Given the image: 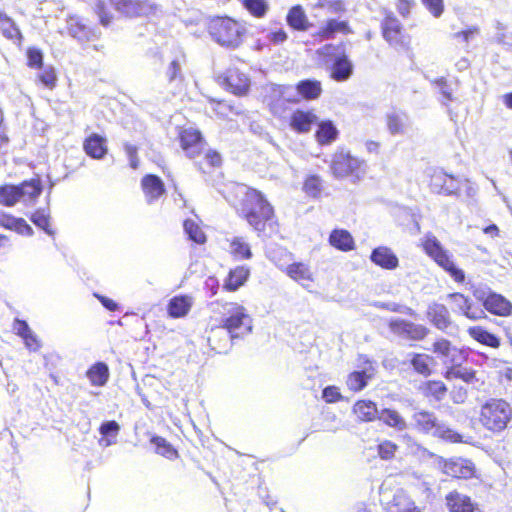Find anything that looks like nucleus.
I'll return each instance as SVG.
<instances>
[{"label": "nucleus", "mask_w": 512, "mask_h": 512, "mask_svg": "<svg viewBox=\"0 0 512 512\" xmlns=\"http://www.w3.org/2000/svg\"><path fill=\"white\" fill-rule=\"evenodd\" d=\"M236 212L259 238L268 239L280 232V222L274 206L262 191L254 187L243 190Z\"/></svg>", "instance_id": "1"}, {"label": "nucleus", "mask_w": 512, "mask_h": 512, "mask_svg": "<svg viewBox=\"0 0 512 512\" xmlns=\"http://www.w3.org/2000/svg\"><path fill=\"white\" fill-rule=\"evenodd\" d=\"M432 351L445 366L443 377L446 380L459 379L466 384L478 381L477 372L464 366L469 357V353L465 349L454 346L446 338H440L432 343Z\"/></svg>", "instance_id": "2"}, {"label": "nucleus", "mask_w": 512, "mask_h": 512, "mask_svg": "<svg viewBox=\"0 0 512 512\" xmlns=\"http://www.w3.org/2000/svg\"><path fill=\"white\" fill-rule=\"evenodd\" d=\"M207 32L218 45L229 49L240 47L248 37L246 22L228 15L211 17Z\"/></svg>", "instance_id": "3"}, {"label": "nucleus", "mask_w": 512, "mask_h": 512, "mask_svg": "<svg viewBox=\"0 0 512 512\" xmlns=\"http://www.w3.org/2000/svg\"><path fill=\"white\" fill-rule=\"evenodd\" d=\"M273 262L288 278L305 288L315 282V273L310 264L296 260L295 255L285 248L274 253Z\"/></svg>", "instance_id": "4"}, {"label": "nucleus", "mask_w": 512, "mask_h": 512, "mask_svg": "<svg viewBox=\"0 0 512 512\" xmlns=\"http://www.w3.org/2000/svg\"><path fill=\"white\" fill-rule=\"evenodd\" d=\"M220 325L230 337L242 339L252 332L253 319L247 309L237 302L222 304Z\"/></svg>", "instance_id": "5"}, {"label": "nucleus", "mask_w": 512, "mask_h": 512, "mask_svg": "<svg viewBox=\"0 0 512 512\" xmlns=\"http://www.w3.org/2000/svg\"><path fill=\"white\" fill-rule=\"evenodd\" d=\"M380 32L384 41L398 54H406L412 58L411 37L398 17L390 10H386L380 21Z\"/></svg>", "instance_id": "6"}, {"label": "nucleus", "mask_w": 512, "mask_h": 512, "mask_svg": "<svg viewBox=\"0 0 512 512\" xmlns=\"http://www.w3.org/2000/svg\"><path fill=\"white\" fill-rule=\"evenodd\" d=\"M511 419L512 407L504 399L491 398L481 406L479 420L489 431H503Z\"/></svg>", "instance_id": "7"}, {"label": "nucleus", "mask_w": 512, "mask_h": 512, "mask_svg": "<svg viewBox=\"0 0 512 512\" xmlns=\"http://www.w3.org/2000/svg\"><path fill=\"white\" fill-rule=\"evenodd\" d=\"M364 165L365 162L352 155L350 151L338 149L332 154L329 167L334 178H350L356 183L363 178Z\"/></svg>", "instance_id": "8"}, {"label": "nucleus", "mask_w": 512, "mask_h": 512, "mask_svg": "<svg viewBox=\"0 0 512 512\" xmlns=\"http://www.w3.org/2000/svg\"><path fill=\"white\" fill-rule=\"evenodd\" d=\"M424 252L429 256L439 267H441L449 276L457 283L465 282V273L461 268H458L448 252L440 241L433 235H427L421 244Z\"/></svg>", "instance_id": "9"}, {"label": "nucleus", "mask_w": 512, "mask_h": 512, "mask_svg": "<svg viewBox=\"0 0 512 512\" xmlns=\"http://www.w3.org/2000/svg\"><path fill=\"white\" fill-rule=\"evenodd\" d=\"M358 369L348 373L346 386L349 391L358 393L364 390L376 375V365L371 358L365 354L357 357Z\"/></svg>", "instance_id": "10"}, {"label": "nucleus", "mask_w": 512, "mask_h": 512, "mask_svg": "<svg viewBox=\"0 0 512 512\" xmlns=\"http://www.w3.org/2000/svg\"><path fill=\"white\" fill-rule=\"evenodd\" d=\"M415 428L425 434L432 433L433 435L440 437L450 442H460L461 436L455 431L444 428L438 423L437 417L433 412L430 411H419L413 416Z\"/></svg>", "instance_id": "11"}, {"label": "nucleus", "mask_w": 512, "mask_h": 512, "mask_svg": "<svg viewBox=\"0 0 512 512\" xmlns=\"http://www.w3.org/2000/svg\"><path fill=\"white\" fill-rule=\"evenodd\" d=\"M462 184V179L448 174L442 169L434 168L428 174V186L436 194L458 195Z\"/></svg>", "instance_id": "12"}, {"label": "nucleus", "mask_w": 512, "mask_h": 512, "mask_svg": "<svg viewBox=\"0 0 512 512\" xmlns=\"http://www.w3.org/2000/svg\"><path fill=\"white\" fill-rule=\"evenodd\" d=\"M112 6L124 17H147L154 14L157 6L152 0H110Z\"/></svg>", "instance_id": "13"}, {"label": "nucleus", "mask_w": 512, "mask_h": 512, "mask_svg": "<svg viewBox=\"0 0 512 512\" xmlns=\"http://www.w3.org/2000/svg\"><path fill=\"white\" fill-rule=\"evenodd\" d=\"M178 141L181 149L187 157H198L205 146V138L202 132L194 127H182L178 131Z\"/></svg>", "instance_id": "14"}, {"label": "nucleus", "mask_w": 512, "mask_h": 512, "mask_svg": "<svg viewBox=\"0 0 512 512\" xmlns=\"http://www.w3.org/2000/svg\"><path fill=\"white\" fill-rule=\"evenodd\" d=\"M352 33L353 29L348 20L327 18L324 23L312 33V38L315 42L321 43L334 39L338 34L346 36Z\"/></svg>", "instance_id": "15"}, {"label": "nucleus", "mask_w": 512, "mask_h": 512, "mask_svg": "<svg viewBox=\"0 0 512 512\" xmlns=\"http://www.w3.org/2000/svg\"><path fill=\"white\" fill-rule=\"evenodd\" d=\"M443 472L454 479L469 480L476 476V466L468 459L451 458L442 465Z\"/></svg>", "instance_id": "16"}, {"label": "nucleus", "mask_w": 512, "mask_h": 512, "mask_svg": "<svg viewBox=\"0 0 512 512\" xmlns=\"http://www.w3.org/2000/svg\"><path fill=\"white\" fill-rule=\"evenodd\" d=\"M389 327L395 334L414 341L424 340L430 332L426 326L404 319L390 321Z\"/></svg>", "instance_id": "17"}, {"label": "nucleus", "mask_w": 512, "mask_h": 512, "mask_svg": "<svg viewBox=\"0 0 512 512\" xmlns=\"http://www.w3.org/2000/svg\"><path fill=\"white\" fill-rule=\"evenodd\" d=\"M222 85L236 96H245L250 89L247 75L237 68H229L222 75Z\"/></svg>", "instance_id": "18"}, {"label": "nucleus", "mask_w": 512, "mask_h": 512, "mask_svg": "<svg viewBox=\"0 0 512 512\" xmlns=\"http://www.w3.org/2000/svg\"><path fill=\"white\" fill-rule=\"evenodd\" d=\"M237 338L230 337L220 324L210 328L207 336L208 344L215 353H227L233 346V342Z\"/></svg>", "instance_id": "19"}, {"label": "nucleus", "mask_w": 512, "mask_h": 512, "mask_svg": "<svg viewBox=\"0 0 512 512\" xmlns=\"http://www.w3.org/2000/svg\"><path fill=\"white\" fill-rule=\"evenodd\" d=\"M317 123L318 116L313 109H296L292 112L289 118L290 128L299 134L308 133Z\"/></svg>", "instance_id": "20"}, {"label": "nucleus", "mask_w": 512, "mask_h": 512, "mask_svg": "<svg viewBox=\"0 0 512 512\" xmlns=\"http://www.w3.org/2000/svg\"><path fill=\"white\" fill-rule=\"evenodd\" d=\"M418 391L428 402L439 403L447 397L448 386L442 380L429 379L419 385Z\"/></svg>", "instance_id": "21"}, {"label": "nucleus", "mask_w": 512, "mask_h": 512, "mask_svg": "<svg viewBox=\"0 0 512 512\" xmlns=\"http://www.w3.org/2000/svg\"><path fill=\"white\" fill-rule=\"evenodd\" d=\"M445 503L449 512H482L470 496L462 494L457 490L446 494Z\"/></svg>", "instance_id": "22"}, {"label": "nucleus", "mask_w": 512, "mask_h": 512, "mask_svg": "<svg viewBox=\"0 0 512 512\" xmlns=\"http://www.w3.org/2000/svg\"><path fill=\"white\" fill-rule=\"evenodd\" d=\"M482 305L484 310L496 316L508 317L512 314V303L503 295L495 292L487 294Z\"/></svg>", "instance_id": "23"}, {"label": "nucleus", "mask_w": 512, "mask_h": 512, "mask_svg": "<svg viewBox=\"0 0 512 512\" xmlns=\"http://www.w3.org/2000/svg\"><path fill=\"white\" fill-rule=\"evenodd\" d=\"M141 189L148 203L157 201L166 192L164 182L155 174H146L142 177Z\"/></svg>", "instance_id": "24"}, {"label": "nucleus", "mask_w": 512, "mask_h": 512, "mask_svg": "<svg viewBox=\"0 0 512 512\" xmlns=\"http://www.w3.org/2000/svg\"><path fill=\"white\" fill-rule=\"evenodd\" d=\"M352 414L357 422L369 423L378 419L379 410L377 404L369 399L357 400L352 406Z\"/></svg>", "instance_id": "25"}, {"label": "nucleus", "mask_w": 512, "mask_h": 512, "mask_svg": "<svg viewBox=\"0 0 512 512\" xmlns=\"http://www.w3.org/2000/svg\"><path fill=\"white\" fill-rule=\"evenodd\" d=\"M83 150L92 159H103L108 153L107 139L97 133H92L84 139Z\"/></svg>", "instance_id": "26"}, {"label": "nucleus", "mask_w": 512, "mask_h": 512, "mask_svg": "<svg viewBox=\"0 0 512 512\" xmlns=\"http://www.w3.org/2000/svg\"><path fill=\"white\" fill-rule=\"evenodd\" d=\"M370 260L375 265L385 270H394L399 266V259L397 255L387 246H378L374 248L371 252Z\"/></svg>", "instance_id": "27"}, {"label": "nucleus", "mask_w": 512, "mask_h": 512, "mask_svg": "<svg viewBox=\"0 0 512 512\" xmlns=\"http://www.w3.org/2000/svg\"><path fill=\"white\" fill-rule=\"evenodd\" d=\"M409 364L416 374L428 378L434 373L436 361L431 355L413 352L410 354Z\"/></svg>", "instance_id": "28"}, {"label": "nucleus", "mask_w": 512, "mask_h": 512, "mask_svg": "<svg viewBox=\"0 0 512 512\" xmlns=\"http://www.w3.org/2000/svg\"><path fill=\"white\" fill-rule=\"evenodd\" d=\"M287 25L295 30L304 32L312 27L304 7L300 4L293 5L286 14Z\"/></svg>", "instance_id": "29"}, {"label": "nucleus", "mask_w": 512, "mask_h": 512, "mask_svg": "<svg viewBox=\"0 0 512 512\" xmlns=\"http://www.w3.org/2000/svg\"><path fill=\"white\" fill-rule=\"evenodd\" d=\"M194 299L191 295L173 296L167 303V313L173 319L187 316L193 306Z\"/></svg>", "instance_id": "30"}, {"label": "nucleus", "mask_w": 512, "mask_h": 512, "mask_svg": "<svg viewBox=\"0 0 512 512\" xmlns=\"http://www.w3.org/2000/svg\"><path fill=\"white\" fill-rule=\"evenodd\" d=\"M0 227L14 231L23 236H32L34 231L32 227L20 217H15L10 213L0 210Z\"/></svg>", "instance_id": "31"}, {"label": "nucleus", "mask_w": 512, "mask_h": 512, "mask_svg": "<svg viewBox=\"0 0 512 512\" xmlns=\"http://www.w3.org/2000/svg\"><path fill=\"white\" fill-rule=\"evenodd\" d=\"M449 298L458 303L459 309L468 319L477 321L487 317L485 310L475 306L464 294L454 292L449 294Z\"/></svg>", "instance_id": "32"}, {"label": "nucleus", "mask_w": 512, "mask_h": 512, "mask_svg": "<svg viewBox=\"0 0 512 512\" xmlns=\"http://www.w3.org/2000/svg\"><path fill=\"white\" fill-rule=\"evenodd\" d=\"M426 316L430 323L439 330L445 331L451 325L449 311L443 304H430L427 308Z\"/></svg>", "instance_id": "33"}, {"label": "nucleus", "mask_w": 512, "mask_h": 512, "mask_svg": "<svg viewBox=\"0 0 512 512\" xmlns=\"http://www.w3.org/2000/svg\"><path fill=\"white\" fill-rule=\"evenodd\" d=\"M295 90L301 99L314 101L323 93L322 83L317 79H303L296 83Z\"/></svg>", "instance_id": "34"}, {"label": "nucleus", "mask_w": 512, "mask_h": 512, "mask_svg": "<svg viewBox=\"0 0 512 512\" xmlns=\"http://www.w3.org/2000/svg\"><path fill=\"white\" fill-rule=\"evenodd\" d=\"M17 186L19 199L30 203L36 202L43 190V186L39 177L22 181L21 183L17 184Z\"/></svg>", "instance_id": "35"}, {"label": "nucleus", "mask_w": 512, "mask_h": 512, "mask_svg": "<svg viewBox=\"0 0 512 512\" xmlns=\"http://www.w3.org/2000/svg\"><path fill=\"white\" fill-rule=\"evenodd\" d=\"M66 29L70 36L80 42H88L93 35L92 30L80 17L75 15L68 16Z\"/></svg>", "instance_id": "36"}, {"label": "nucleus", "mask_w": 512, "mask_h": 512, "mask_svg": "<svg viewBox=\"0 0 512 512\" xmlns=\"http://www.w3.org/2000/svg\"><path fill=\"white\" fill-rule=\"evenodd\" d=\"M353 73V65L346 55L338 56L330 67V78L337 82L348 80Z\"/></svg>", "instance_id": "37"}, {"label": "nucleus", "mask_w": 512, "mask_h": 512, "mask_svg": "<svg viewBox=\"0 0 512 512\" xmlns=\"http://www.w3.org/2000/svg\"><path fill=\"white\" fill-rule=\"evenodd\" d=\"M249 275L250 271L247 267L237 266L231 269L224 281L223 289L228 292L236 291L246 283Z\"/></svg>", "instance_id": "38"}, {"label": "nucleus", "mask_w": 512, "mask_h": 512, "mask_svg": "<svg viewBox=\"0 0 512 512\" xmlns=\"http://www.w3.org/2000/svg\"><path fill=\"white\" fill-rule=\"evenodd\" d=\"M328 241L332 247L343 252H348L355 248L353 236L345 229L332 230Z\"/></svg>", "instance_id": "39"}, {"label": "nucleus", "mask_w": 512, "mask_h": 512, "mask_svg": "<svg viewBox=\"0 0 512 512\" xmlns=\"http://www.w3.org/2000/svg\"><path fill=\"white\" fill-rule=\"evenodd\" d=\"M86 377L92 386L102 387L106 385L109 380V368L106 363L98 361L87 369Z\"/></svg>", "instance_id": "40"}, {"label": "nucleus", "mask_w": 512, "mask_h": 512, "mask_svg": "<svg viewBox=\"0 0 512 512\" xmlns=\"http://www.w3.org/2000/svg\"><path fill=\"white\" fill-rule=\"evenodd\" d=\"M229 254L236 260H248L253 253L249 243L242 236H234L228 240Z\"/></svg>", "instance_id": "41"}, {"label": "nucleus", "mask_w": 512, "mask_h": 512, "mask_svg": "<svg viewBox=\"0 0 512 512\" xmlns=\"http://www.w3.org/2000/svg\"><path fill=\"white\" fill-rule=\"evenodd\" d=\"M339 135L338 129L331 120H324L317 123L315 138L320 145H329Z\"/></svg>", "instance_id": "42"}, {"label": "nucleus", "mask_w": 512, "mask_h": 512, "mask_svg": "<svg viewBox=\"0 0 512 512\" xmlns=\"http://www.w3.org/2000/svg\"><path fill=\"white\" fill-rule=\"evenodd\" d=\"M377 420H380L384 425L396 431H403L407 428L405 418L397 410L392 408H383L379 412Z\"/></svg>", "instance_id": "43"}, {"label": "nucleus", "mask_w": 512, "mask_h": 512, "mask_svg": "<svg viewBox=\"0 0 512 512\" xmlns=\"http://www.w3.org/2000/svg\"><path fill=\"white\" fill-rule=\"evenodd\" d=\"M0 30L2 35L8 40L19 44L23 40V35L15 21L3 11H0Z\"/></svg>", "instance_id": "44"}, {"label": "nucleus", "mask_w": 512, "mask_h": 512, "mask_svg": "<svg viewBox=\"0 0 512 512\" xmlns=\"http://www.w3.org/2000/svg\"><path fill=\"white\" fill-rule=\"evenodd\" d=\"M241 7L254 19L265 18L270 11L268 0H239Z\"/></svg>", "instance_id": "45"}, {"label": "nucleus", "mask_w": 512, "mask_h": 512, "mask_svg": "<svg viewBox=\"0 0 512 512\" xmlns=\"http://www.w3.org/2000/svg\"><path fill=\"white\" fill-rule=\"evenodd\" d=\"M387 512H422L409 497L401 491L396 493L388 504Z\"/></svg>", "instance_id": "46"}, {"label": "nucleus", "mask_w": 512, "mask_h": 512, "mask_svg": "<svg viewBox=\"0 0 512 512\" xmlns=\"http://www.w3.org/2000/svg\"><path fill=\"white\" fill-rule=\"evenodd\" d=\"M468 334L478 343L491 347L499 348L501 345L500 339L493 333L487 331L482 326H472L468 329Z\"/></svg>", "instance_id": "47"}, {"label": "nucleus", "mask_w": 512, "mask_h": 512, "mask_svg": "<svg viewBox=\"0 0 512 512\" xmlns=\"http://www.w3.org/2000/svg\"><path fill=\"white\" fill-rule=\"evenodd\" d=\"M150 443L154 445L155 453L166 459L176 460L180 456L178 450L164 437L153 435L150 438Z\"/></svg>", "instance_id": "48"}, {"label": "nucleus", "mask_w": 512, "mask_h": 512, "mask_svg": "<svg viewBox=\"0 0 512 512\" xmlns=\"http://www.w3.org/2000/svg\"><path fill=\"white\" fill-rule=\"evenodd\" d=\"M183 229L188 239L195 244L203 245L207 242V235L196 220L185 219L183 222Z\"/></svg>", "instance_id": "49"}, {"label": "nucleus", "mask_w": 512, "mask_h": 512, "mask_svg": "<svg viewBox=\"0 0 512 512\" xmlns=\"http://www.w3.org/2000/svg\"><path fill=\"white\" fill-rule=\"evenodd\" d=\"M303 192L311 198H319L323 190V180L317 174H308L302 184Z\"/></svg>", "instance_id": "50"}, {"label": "nucleus", "mask_w": 512, "mask_h": 512, "mask_svg": "<svg viewBox=\"0 0 512 512\" xmlns=\"http://www.w3.org/2000/svg\"><path fill=\"white\" fill-rule=\"evenodd\" d=\"M19 201L20 199L17 185L4 184L0 186V205L5 207H13Z\"/></svg>", "instance_id": "51"}, {"label": "nucleus", "mask_w": 512, "mask_h": 512, "mask_svg": "<svg viewBox=\"0 0 512 512\" xmlns=\"http://www.w3.org/2000/svg\"><path fill=\"white\" fill-rule=\"evenodd\" d=\"M30 220L48 235H54V231L50 226V214L48 211L37 209L31 214Z\"/></svg>", "instance_id": "52"}, {"label": "nucleus", "mask_w": 512, "mask_h": 512, "mask_svg": "<svg viewBox=\"0 0 512 512\" xmlns=\"http://www.w3.org/2000/svg\"><path fill=\"white\" fill-rule=\"evenodd\" d=\"M37 80L47 89L53 90L58 81L57 73L54 67L44 68L38 75Z\"/></svg>", "instance_id": "53"}, {"label": "nucleus", "mask_w": 512, "mask_h": 512, "mask_svg": "<svg viewBox=\"0 0 512 512\" xmlns=\"http://www.w3.org/2000/svg\"><path fill=\"white\" fill-rule=\"evenodd\" d=\"M315 8L324 9L334 14H341L346 11L343 0H318L315 4Z\"/></svg>", "instance_id": "54"}, {"label": "nucleus", "mask_w": 512, "mask_h": 512, "mask_svg": "<svg viewBox=\"0 0 512 512\" xmlns=\"http://www.w3.org/2000/svg\"><path fill=\"white\" fill-rule=\"evenodd\" d=\"M398 445L390 440H383L377 446L378 456L382 460H391L395 457Z\"/></svg>", "instance_id": "55"}, {"label": "nucleus", "mask_w": 512, "mask_h": 512, "mask_svg": "<svg viewBox=\"0 0 512 512\" xmlns=\"http://www.w3.org/2000/svg\"><path fill=\"white\" fill-rule=\"evenodd\" d=\"M27 66L31 69L43 67V53L39 48L29 47L26 50Z\"/></svg>", "instance_id": "56"}, {"label": "nucleus", "mask_w": 512, "mask_h": 512, "mask_svg": "<svg viewBox=\"0 0 512 512\" xmlns=\"http://www.w3.org/2000/svg\"><path fill=\"white\" fill-rule=\"evenodd\" d=\"M386 124L391 134L396 135L404 132L405 123L403 118L396 113H391L386 116Z\"/></svg>", "instance_id": "57"}, {"label": "nucleus", "mask_w": 512, "mask_h": 512, "mask_svg": "<svg viewBox=\"0 0 512 512\" xmlns=\"http://www.w3.org/2000/svg\"><path fill=\"white\" fill-rule=\"evenodd\" d=\"M209 103L219 118H228L233 112V107L224 100L210 98Z\"/></svg>", "instance_id": "58"}, {"label": "nucleus", "mask_w": 512, "mask_h": 512, "mask_svg": "<svg viewBox=\"0 0 512 512\" xmlns=\"http://www.w3.org/2000/svg\"><path fill=\"white\" fill-rule=\"evenodd\" d=\"M95 13L99 18L101 25L107 27L112 22V15L110 14L108 7L105 2L99 1L95 6Z\"/></svg>", "instance_id": "59"}, {"label": "nucleus", "mask_w": 512, "mask_h": 512, "mask_svg": "<svg viewBox=\"0 0 512 512\" xmlns=\"http://www.w3.org/2000/svg\"><path fill=\"white\" fill-rule=\"evenodd\" d=\"M322 398L326 403H336L342 400V395L339 391V388L336 386H327L322 391Z\"/></svg>", "instance_id": "60"}, {"label": "nucleus", "mask_w": 512, "mask_h": 512, "mask_svg": "<svg viewBox=\"0 0 512 512\" xmlns=\"http://www.w3.org/2000/svg\"><path fill=\"white\" fill-rule=\"evenodd\" d=\"M432 84L439 88L440 93L446 101L453 100L452 90L450 89L446 78H436L432 81Z\"/></svg>", "instance_id": "61"}, {"label": "nucleus", "mask_w": 512, "mask_h": 512, "mask_svg": "<svg viewBox=\"0 0 512 512\" xmlns=\"http://www.w3.org/2000/svg\"><path fill=\"white\" fill-rule=\"evenodd\" d=\"M422 3L434 17H440L444 11L443 0H422Z\"/></svg>", "instance_id": "62"}, {"label": "nucleus", "mask_w": 512, "mask_h": 512, "mask_svg": "<svg viewBox=\"0 0 512 512\" xmlns=\"http://www.w3.org/2000/svg\"><path fill=\"white\" fill-rule=\"evenodd\" d=\"M416 5L415 0H396V9L403 18L409 17L411 10Z\"/></svg>", "instance_id": "63"}, {"label": "nucleus", "mask_w": 512, "mask_h": 512, "mask_svg": "<svg viewBox=\"0 0 512 512\" xmlns=\"http://www.w3.org/2000/svg\"><path fill=\"white\" fill-rule=\"evenodd\" d=\"M120 430L119 424L115 420L104 422L99 427V432L102 436L113 435L116 436Z\"/></svg>", "instance_id": "64"}]
</instances>
